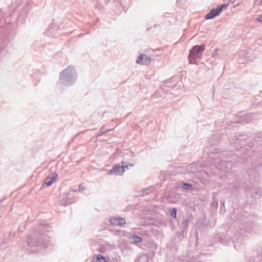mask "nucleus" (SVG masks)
I'll return each mask as SVG.
<instances>
[{
  "instance_id": "obj_1",
  "label": "nucleus",
  "mask_w": 262,
  "mask_h": 262,
  "mask_svg": "<svg viewBox=\"0 0 262 262\" xmlns=\"http://www.w3.org/2000/svg\"><path fill=\"white\" fill-rule=\"evenodd\" d=\"M231 146L238 152L231 155L225 153H219L217 149H209L206 151L209 155V160L211 164L220 170L229 172L232 168L234 166L235 157H237L241 160H245L251 156L253 151V146L254 145L253 141L246 135H238L235 136L234 138L230 141Z\"/></svg>"
},
{
  "instance_id": "obj_2",
  "label": "nucleus",
  "mask_w": 262,
  "mask_h": 262,
  "mask_svg": "<svg viewBox=\"0 0 262 262\" xmlns=\"http://www.w3.org/2000/svg\"><path fill=\"white\" fill-rule=\"evenodd\" d=\"M249 213L246 211H243V209H241L234 211L232 213L230 219L232 221L233 226L236 227L238 229L236 233L231 237L229 235V231H227L226 234L220 233L217 234L215 239L222 243L223 245H228L231 243V239L234 245L236 248V244L238 243L242 244L243 239H245L243 235L246 234L248 232L250 231L251 228V223L249 221ZM247 236V235H245Z\"/></svg>"
},
{
  "instance_id": "obj_3",
  "label": "nucleus",
  "mask_w": 262,
  "mask_h": 262,
  "mask_svg": "<svg viewBox=\"0 0 262 262\" xmlns=\"http://www.w3.org/2000/svg\"><path fill=\"white\" fill-rule=\"evenodd\" d=\"M10 21V16L0 9V58L2 57V50L15 35V25Z\"/></svg>"
},
{
  "instance_id": "obj_4",
  "label": "nucleus",
  "mask_w": 262,
  "mask_h": 262,
  "mask_svg": "<svg viewBox=\"0 0 262 262\" xmlns=\"http://www.w3.org/2000/svg\"><path fill=\"white\" fill-rule=\"evenodd\" d=\"M45 228L40 225L38 231H35L28 237L27 242L22 246L23 248L28 252H32L36 250L29 249L28 247L30 248L40 247L44 249L49 247L51 245L50 243V237L43 233V228ZM43 230L45 229H43Z\"/></svg>"
},
{
  "instance_id": "obj_5",
  "label": "nucleus",
  "mask_w": 262,
  "mask_h": 262,
  "mask_svg": "<svg viewBox=\"0 0 262 262\" xmlns=\"http://www.w3.org/2000/svg\"><path fill=\"white\" fill-rule=\"evenodd\" d=\"M77 79V73L72 66H69L59 74L58 84L62 88L74 85Z\"/></svg>"
},
{
  "instance_id": "obj_6",
  "label": "nucleus",
  "mask_w": 262,
  "mask_h": 262,
  "mask_svg": "<svg viewBox=\"0 0 262 262\" xmlns=\"http://www.w3.org/2000/svg\"><path fill=\"white\" fill-rule=\"evenodd\" d=\"M204 50L205 46L204 45L193 46L189 51V62L190 64H195L196 63L195 59L201 57Z\"/></svg>"
},
{
  "instance_id": "obj_7",
  "label": "nucleus",
  "mask_w": 262,
  "mask_h": 262,
  "mask_svg": "<svg viewBox=\"0 0 262 262\" xmlns=\"http://www.w3.org/2000/svg\"><path fill=\"white\" fill-rule=\"evenodd\" d=\"M129 166L133 167L134 164L132 163L127 164L125 162H122L121 165L120 163L115 164L113 165L112 169L108 171L107 174L121 176L124 173L125 168L128 169Z\"/></svg>"
},
{
  "instance_id": "obj_8",
  "label": "nucleus",
  "mask_w": 262,
  "mask_h": 262,
  "mask_svg": "<svg viewBox=\"0 0 262 262\" xmlns=\"http://www.w3.org/2000/svg\"><path fill=\"white\" fill-rule=\"evenodd\" d=\"M244 178L251 183H258L260 181V175L256 169H251L247 171L244 175Z\"/></svg>"
},
{
  "instance_id": "obj_9",
  "label": "nucleus",
  "mask_w": 262,
  "mask_h": 262,
  "mask_svg": "<svg viewBox=\"0 0 262 262\" xmlns=\"http://www.w3.org/2000/svg\"><path fill=\"white\" fill-rule=\"evenodd\" d=\"M74 202V199L71 195L70 192L60 195L58 198V203L59 205L62 206L69 205Z\"/></svg>"
},
{
  "instance_id": "obj_10",
  "label": "nucleus",
  "mask_w": 262,
  "mask_h": 262,
  "mask_svg": "<svg viewBox=\"0 0 262 262\" xmlns=\"http://www.w3.org/2000/svg\"><path fill=\"white\" fill-rule=\"evenodd\" d=\"M258 118V115L255 113H248L238 117L236 120L241 123H248Z\"/></svg>"
},
{
  "instance_id": "obj_11",
  "label": "nucleus",
  "mask_w": 262,
  "mask_h": 262,
  "mask_svg": "<svg viewBox=\"0 0 262 262\" xmlns=\"http://www.w3.org/2000/svg\"><path fill=\"white\" fill-rule=\"evenodd\" d=\"M109 222L112 225L122 226L126 223L125 219L118 216L111 217Z\"/></svg>"
},
{
  "instance_id": "obj_12",
  "label": "nucleus",
  "mask_w": 262,
  "mask_h": 262,
  "mask_svg": "<svg viewBox=\"0 0 262 262\" xmlns=\"http://www.w3.org/2000/svg\"><path fill=\"white\" fill-rule=\"evenodd\" d=\"M151 62V58L145 54H140L136 60V62L142 65H147Z\"/></svg>"
},
{
  "instance_id": "obj_13",
  "label": "nucleus",
  "mask_w": 262,
  "mask_h": 262,
  "mask_svg": "<svg viewBox=\"0 0 262 262\" xmlns=\"http://www.w3.org/2000/svg\"><path fill=\"white\" fill-rule=\"evenodd\" d=\"M244 183L243 181H240V180H236V182L235 184H230V188L232 191H233L234 193L239 192V189H242L244 187Z\"/></svg>"
},
{
  "instance_id": "obj_14",
  "label": "nucleus",
  "mask_w": 262,
  "mask_h": 262,
  "mask_svg": "<svg viewBox=\"0 0 262 262\" xmlns=\"http://www.w3.org/2000/svg\"><path fill=\"white\" fill-rule=\"evenodd\" d=\"M58 177V174L53 173L52 176H48L46 179L45 183L42 184V187H46L51 186L56 180Z\"/></svg>"
},
{
  "instance_id": "obj_15",
  "label": "nucleus",
  "mask_w": 262,
  "mask_h": 262,
  "mask_svg": "<svg viewBox=\"0 0 262 262\" xmlns=\"http://www.w3.org/2000/svg\"><path fill=\"white\" fill-rule=\"evenodd\" d=\"M196 164L195 163H192L185 166V170L184 172L193 173L196 171Z\"/></svg>"
},
{
  "instance_id": "obj_16",
  "label": "nucleus",
  "mask_w": 262,
  "mask_h": 262,
  "mask_svg": "<svg viewBox=\"0 0 262 262\" xmlns=\"http://www.w3.org/2000/svg\"><path fill=\"white\" fill-rule=\"evenodd\" d=\"M219 15L218 12L216 10V8L212 9L208 13L205 15V19H211Z\"/></svg>"
},
{
  "instance_id": "obj_17",
  "label": "nucleus",
  "mask_w": 262,
  "mask_h": 262,
  "mask_svg": "<svg viewBox=\"0 0 262 262\" xmlns=\"http://www.w3.org/2000/svg\"><path fill=\"white\" fill-rule=\"evenodd\" d=\"M129 239L132 244H138L142 241V237L137 235H132L130 236Z\"/></svg>"
},
{
  "instance_id": "obj_18",
  "label": "nucleus",
  "mask_w": 262,
  "mask_h": 262,
  "mask_svg": "<svg viewBox=\"0 0 262 262\" xmlns=\"http://www.w3.org/2000/svg\"><path fill=\"white\" fill-rule=\"evenodd\" d=\"M249 262H262V249L257 252V257L253 258L252 261L249 259Z\"/></svg>"
},
{
  "instance_id": "obj_19",
  "label": "nucleus",
  "mask_w": 262,
  "mask_h": 262,
  "mask_svg": "<svg viewBox=\"0 0 262 262\" xmlns=\"http://www.w3.org/2000/svg\"><path fill=\"white\" fill-rule=\"evenodd\" d=\"M183 231L182 232H177L176 233V240L178 242H180L182 241L184 238V234Z\"/></svg>"
},
{
  "instance_id": "obj_20",
  "label": "nucleus",
  "mask_w": 262,
  "mask_h": 262,
  "mask_svg": "<svg viewBox=\"0 0 262 262\" xmlns=\"http://www.w3.org/2000/svg\"><path fill=\"white\" fill-rule=\"evenodd\" d=\"M188 226V219L184 218L183 220V221L181 223V227L183 228V232H184L185 231L187 230Z\"/></svg>"
},
{
  "instance_id": "obj_21",
  "label": "nucleus",
  "mask_w": 262,
  "mask_h": 262,
  "mask_svg": "<svg viewBox=\"0 0 262 262\" xmlns=\"http://www.w3.org/2000/svg\"><path fill=\"white\" fill-rule=\"evenodd\" d=\"M182 188L186 190H192L193 189V185L190 183H182Z\"/></svg>"
},
{
  "instance_id": "obj_22",
  "label": "nucleus",
  "mask_w": 262,
  "mask_h": 262,
  "mask_svg": "<svg viewBox=\"0 0 262 262\" xmlns=\"http://www.w3.org/2000/svg\"><path fill=\"white\" fill-rule=\"evenodd\" d=\"M228 5L227 4H222L219 6L218 7L216 8V10L218 12L220 15L221 12L227 8Z\"/></svg>"
},
{
  "instance_id": "obj_23",
  "label": "nucleus",
  "mask_w": 262,
  "mask_h": 262,
  "mask_svg": "<svg viewBox=\"0 0 262 262\" xmlns=\"http://www.w3.org/2000/svg\"><path fill=\"white\" fill-rule=\"evenodd\" d=\"M169 213L172 217L177 219V209L176 208L170 209L169 210Z\"/></svg>"
},
{
  "instance_id": "obj_24",
  "label": "nucleus",
  "mask_w": 262,
  "mask_h": 262,
  "mask_svg": "<svg viewBox=\"0 0 262 262\" xmlns=\"http://www.w3.org/2000/svg\"><path fill=\"white\" fill-rule=\"evenodd\" d=\"M95 262H107V261L103 256L101 255H98L96 256Z\"/></svg>"
},
{
  "instance_id": "obj_25",
  "label": "nucleus",
  "mask_w": 262,
  "mask_h": 262,
  "mask_svg": "<svg viewBox=\"0 0 262 262\" xmlns=\"http://www.w3.org/2000/svg\"><path fill=\"white\" fill-rule=\"evenodd\" d=\"M148 257L146 255H141L138 258V262H147Z\"/></svg>"
},
{
  "instance_id": "obj_26",
  "label": "nucleus",
  "mask_w": 262,
  "mask_h": 262,
  "mask_svg": "<svg viewBox=\"0 0 262 262\" xmlns=\"http://www.w3.org/2000/svg\"><path fill=\"white\" fill-rule=\"evenodd\" d=\"M254 137L258 139H260L262 141V132H259L257 133H255L254 135Z\"/></svg>"
},
{
  "instance_id": "obj_27",
  "label": "nucleus",
  "mask_w": 262,
  "mask_h": 262,
  "mask_svg": "<svg viewBox=\"0 0 262 262\" xmlns=\"http://www.w3.org/2000/svg\"><path fill=\"white\" fill-rule=\"evenodd\" d=\"M100 129L101 130V132H102V133L104 134L112 130L111 129L106 128L104 126H102Z\"/></svg>"
},
{
  "instance_id": "obj_28",
  "label": "nucleus",
  "mask_w": 262,
  "mask_h": 262,
  "mask_svg": "<svg viewBox=\"0 0 262 262\" xmlns=\"http://www.w3.org/2000/svg\"><path fill=\"white\" fill-rule=\"evenodd\" d=\"M155 225L157 226H158V227H160V226H166V224L164 221H162L157 223H156Z\"/></svg>"
},
{
  "instance_id": "obj_29",
  "label": "nucleus",
  "mask_w": 262,
  "mask_h": 262,
  "mask_svg": "<svg viewBox=\"0 0 262 262\" xmlns=\"http://www.w3.org/2000/svg\"><path fill=\"white\" fill-rule=\"evenodd\" d=\"M256 21L258 22L262 23V15L259 16L256 19Z\"/></svg>"
},
{
  "instance_id": "obj_30",
  "label": "nucleus",
  "mask_w": 262,
  "mask_h": 262,
  "mask_svg": "<svg viewBox=\"0 0 262 262\" xmlns=\"http://www.w3.org/2000/svg\"><path fill=\"white\" fill-rule=\"evenodd\" d=\"M218 54L217 50V49H215L214 50L212 53V56L214 57L215 56L217 55Z\"/></svg>"
},
{
  "instance_id": "obj_31",
  "label": "nucleus",
  "mask_w": 262,
  "mask_h": 262,
  "mask_svg": "<svg viewBox=\"0 0 262 262\" xmlns=\"http://www.w3.org/2000/svg\"><path fill=\"white\" fill-rule=\"evenodd\" d=\"M104 134L102 133V132H101V130L100 129L99 132L96 135V137L97 138H98L100 136H101L102 135H103Z\"/></svg>"
},
{
  "instance_id": "obj_32",
  "label": "nucleus",
  "mask_w": 262,
  "mask_h": 262,
  "mask_svg": "<svg viewBox=\"0 0 262 262\" xmlns=\"http://www.w3.org/2000/svg\"><path fill=\"white\" fill-rule=\"evenodd\" d=\"M186 0H177V2H176V3L177 4H179V3H186Z\"/></svg>"
},
{
  "instance_id": "obj_33",
  "label": "nucleus",
  "mask_w": 262,
  "mask_h": 262,
  "mask_svg": "<svg viewBox=\"0 0 262 262\" xmlns=\"http://www.w3.org/2000/svg\"><path fill=\"white\" fill-rule=\"evenodd\" d=\"M79 189H82V190L85 189L84 187L82 186V185H79Z\"/></svg>"
},
{
  "instance_id": "obj_34",
  "label": "nucleus",
  "mask_w": 262,
  "mask_h": 262,
  "mask_svg": "<svg viewBox=\"0 0 262 262\" xmlns=\"http://www.w3.org/2000/svg\"><path fill=\"white\" fill-rule=\"evenodd\" d=\"M52 26H50V27L49 28V29H48V30H47V32H46V33H49V32L51 31V30L52 29Z\"/></svg>"
},
{
  "instance_id": "obj_35",
  "label": "nucleus",
  "mask_w": 262,
  "mask_h": 262,
  "mask_svg": "<svg viewBox=\"0 0 262 262\" xmlns=\"http://www.w3.org/2000/svg\"><path fill=\"white\" fill-rule=\"evenodd\" d=\"M258 150L262 149V145L259 144V145L258 146Z\"/></svg>"
},
{
  "instance_id": "obj_36",
  "label": "nucleus",
  "mask_w": 262,
  "mask_h": 262,
  "mask_svg": "<svg viewBox=\"0 0 262 262\" xmlns=\"http://www.w3.org/2000/svg\"><path fill=\"white\" fill-rule=\"evenodd\" d=\"M254 195H258V191H255L254 192Z\"/></svg>"
},
{
  "instance_id": "obj_37",
  "label": "nucleus",
  "mask_w": 262,
  "mask_h": 262,
  "mask_svg": "<svg viewBox=\"0 0 262 262\" xmlns=\"http://www.w3.org/2000/svg\"><path fill=\"white\" fill-rule=\"evenodd\" d=\"M209 144H210V145L211 146H212V147L214 146L213 143H211V141H210V142L209 143Z\"/></svg>"
},
{
  "instance_id": "obj_38",
  "label": "nucleus",
  "mask_w": 262,
  "mask_h": 262,
  "mask_svg": "<svg viewBox=\"0 0 262 262\" xmlns=\"http://www.w3.org/2000/svg\"><path fill=\"white\" fill-rule=\"evenodd\" d=\"M111 0H105V3L107 4Z\"/></svg>"
},
{
  "instance_id": "obj_39",
  "label": "nucleus",
  "mask_w": 262,
  "mask_h": 262,
  "mask_svg": "<svg viewBox=\"0 0 262 262\" xmlns=\"http://www.w3.org/2000/svg\"><path fill=\"white\" fill-rule=\"evenodd\" d=\"M70 191H72L74 192V191H77V190L71 189Z\"/></svg>"
},
{
  "instance_id": "obj_40",
  "label": "nucleus",
  "mask_w": 262,
  "mask_h": 262,
  "mask_svg": "<svg viewBox=\"0 0 262 262\" xmlns=\"http://www.w3.org/2000/svg\"><path fill=\"white\" fill-rule=\"evenodd\" d=\"M230 230H231V229H230ZM229 231V235H230L231 231Z\"/></svg>"
},
{
  "instance_id": "obj_41",
  "label": "nucleus",
  "mask_w": 262,
  "mask_h": 262,
  "mask_svg": "<svg viewBox=\"0 0 262 262\" xmlns=\"http://www.w3.org/2000/svg\"><path fill=\"white\" fill-rule=\"evenodd\" d=\"M218 142H219V141H218V140H217V141H215V144L216 145Z\"/></svg>"
},
{
  "instance_id": "obj_42",
  "label": "nucleus",
  "mask_w": 262,
  "mask_h": 262,
  "mask_svg": "<svg viewBox=\"0 0 262 262\" xmlns=\"http://www.w3.org/2000/svg\"><path fill=\"white\" fill-rule=\"evenodd\" d=\"M258 165H259V166H261V165H262V162H261V163H260Z\"/></svg>"
},
{
  "instance_id": "obj_43",
  "label": "nucleus",
  "mask_w": 262,
  "mask_h": 262,
  "mask_svg": "<svg viewBox=\"0 0 262 262\" xmlns=\"http://www.w3.org/2000/svg\"><path fill=\"white\" fill-rule=\"evenodd\" d=\"M3 200H2L0 201V204L1 203V202H3Z\"/></svg>"
}]
</instances>
